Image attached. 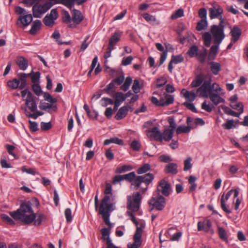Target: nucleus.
<instances>
[{
  "label": "nucleus",
  "mask_w": 248,
  "mask_h": 248,
  "mask_svg": "<svg viewBox=\"0 0 248 248\" xmlns=\"http://www.w3.org/2000/svg\"><path fill=\"white\" fill-rule=\"evenodd\" d=\"M9 214L14 219L20 220L24 224H31L36 218V214L34 213L29 201H23L19 209L10 212Z\"/></svg>",
  "instance_id": "f257e3e1"
},
{
  "label": "nucleus",
  "mask_w": 248,
  "mask_h": 248,
  "mask_svg": "<svg viewBox=\"0 0 248 248\" xmlns=\"http://www.w3.org/2000/svg\"><path fill=\"white\" fill-rule=\"evenodd\" d=\"M124 180L131 183L136 190L140 187L142 183L148 186L155 178L154 174L151 173L149 172L144 175L136 176L134 171L124 175Z\"/></svg>",
  "instance_id": "f03ea898"
},
{
  "label": "nucleus",
  "mask_w": 248,
  "mask_h": 248,
  "mask_svg": "<svg viewBox=\"0 0 248 248\" xmlns=\"http://www.w3.org/2000/svg\"><path fill=\"white\" fill-rule=\"evenodd\" d=\"M110 201V196H105L101 200L99 213L102 216V218L105 223L108 226V227H113L112 223L110 222L109 217L110 213L113 210L114 204L109 203Z\"/></svg>",
  "instance_id": "7ed1b4c3"
},
{
  "label": "nucleus",
  "mask_w": 248,
  "mask_h": 248,
  "mask_svg": "<svg viewBox=\"0 0 248 248\" xmlns=\"http://www.w3.org/2000/svg\"><path fill=\"white\" fill-rule=\"evenodd\" d=\"M226 22L221 21L218 25H213L211 26L210 32L213 37L215 44L219 45L225 37L224 29Z\"/></svg>",
  "instance_id": "20e7f679"
},
{
  "label": "nucleus",
  "mask_w": 248,
  "mask_h": 248,
  "mask_svg": "<svg viewBox=\"0 0 248 248\" xmlns=\"http://www.w3.org/2000/svg\"><path fill=\"white\" fill-rule=\"evenodd\" d=\"M212 78H208L205 80L202 85L197 90L198 92H200L201 95L204 97L208 96L209 93H214L213 92L219 93L221 90L219 85L211 83Z\"/></svg>",
  "instance_id": "39448f33"
},
{
  "label": "nucleus",
  "mask_w": 248,
  "mask_h": 248,
  "mask_svg": "<svg viewBox=\"0 0 248 248\" xmlns=\"http://www.w3.org/2000/svg\"><path fill=\"white\" fill-rule=\"evenodd\" d=\"M149 204L152 206L150 209V212L155 208L158 211H162L165 207L166 200L162 195L158 194L156 197H152L151 199Z\"/></svg>",
  "instance_id": "423d86ee"
},
{
  "label": "nucleus",
  "mask_w": 248,
  "mask_h": 248,
  "mask_svg": "<svg viewBox=\"0 0 248 248\" xmlns=\"http://www.w3.org/2000/svg\"><path fill=\"white\" fill-rule=\"evenodd\" d=\"M141 201L140 193L137 192L132 195V199L130 197L128 198L127 208L133 212H137L139 209Z\"/></svg>",
  "instance_id": "0eeeda50"
},
{
  "label": "nucleus",
  "mask_w": 248,
  "mask_h": 248,
  "mask_svg": "<svg viewBox=\"0 0 248 248\" xmlns=\"http://www.w3.org/2000/svg\"><path fill=\"white\" fill-rule=\"evenodd\" d=\"M145 228V224L141 222L140 226L136 228V232L133 236L134 243L128 244V248H139L142 243V233Z\"/></svg>",
  "instance_id": "6e6552de"
},
{
  "label": "nucleus",
  "mask_w": 248,
  "mask_h": 248,
  "mask_svg": "<svg viewBox=\"0 0 248 248\" xmlns=\"http://www.w3.org/2000/svg\"><path fill=\"white\" fill-rule=\"evenodd\" d=\"M52 6L51 2H46L43 5L35 3L32 7V15L35 18H40L42 15L46 12Z\"/></svg>",
  "instance_id": "1a4fd4ad"
},
{
  "label": "nucleus",
  "mask_w": 248,
  "mask_h": 248,
  "mask_svg": "<svg viewBox=\"0 0 248 248\" xmlns=\"http://www.w3.org/2000/svg\"><path fill=\"white\" fill-rule=\"evenodd\" d=\"M157 190L161 192L163 196L168 197L171 192V187L170 183L164 179L159 181Z\"/></svg>",
  "instance_id": "9d476101"
},
{
  "label": "nucleus",
  "mask_w": 248,
  "mask_h": 248,
  "mask_svg": "<svg viewBox=\"0 0 248 248\" xmlns=\"http://www.w3.org/2000/svg\"><path fill=\"white\" fill-rule=\"evenodd\" d=\"M223 13V9L218 5H214L209 9L210 18L211 19L218 18L219 20V22L221 21L225 22V19L222 17V15Z\"/></svg>",
  "instance_id": "9b49d317"
},
{
  "label": "nucleus",
  "mask_w": 248,
  "mask_h": 248,
  "mask_svg": "<svg viewBox=\"0 0 248 248\" xmlns=\"http://www.w3.org/2000/svg\"><path fill=\"white\" fill-rule=\"evenodd\" d=\"M27 85L26 78H13L7 81V86L13 90L23 89Z\"/></svg>",
  "instance_id": "f8f14e48"
},
{
  "label": "nucleus",
  "mask_w": 248,
  "mask_h": 248,
  "mask_svg": "<svg viewBox=\"0 0 248 248\" xmlns=\"http://www.w3.org/2000/svg\"><path fill=\"white\" fill-rule=\"evenodd\" d=\"M58 17V13L56 9H53L49 14H47L43 19L44 24L47 27H52L54 23L55 20Z\"/></svg>",
  "instance_id": "ddd939ff"
},
{
  "label": "nucleus",
  "mask_w": 248,
  "mask_h": 248,
  "mask_svg": "<svg viewBox=\"0 0 248 248\" xmlns=\"http://www.w3.org/2000/svg\"><path fill=\"white\" fill-rule=\"evenodd\" d=\"M233 191V189H231L226 193V194L225 196V197L224 194H223L221 197L220 202L221 209L223 210V211H224L225 213L227 214L231 213V211L230 210L227 208L226 204L225 203V200H228L229 199Z\"/></svg>",
  "instance_id": "4468645a"
},
{
  "label": "nucleus",
  "mask_w": 248,
  "mask_h": 248,
  "mask_svg": "<svg viewBox=\"0 0 248 248\" xmlns=\"http://www.w3.org/2000/svg\"><path fill=\"white\" fill-rule=\"evenodd\" d=\"M26 105L31 111L37 110V104L31 93H29L28 99H26Z\"/></svg>",
  "instance_id": "2eb2a0df"
},
{
  "label": "nucleus",
  "mask_w": 248,
  "mask_h": 248,
  "mask_svg": "<svg viewBox=\"0 0 248 248\" xmlns=\"http://www.w3.org/2000/svg\"><path fill=\"white\" fill-rule=\"evenodd\" d=\"M230 33L232 36V42L236 43L239 39L242 31L238 27L235 26L231 29Z\"/></svg>",
  "instance_id": "dca6fc26"
},
{
  "label": "nucleus",
  "mask_w": 248,
  "mask_h": 248,
  "mask_svg": "<svg viewBox=\"0 0 248 248\" xmlns=\"http://www.w3.org/2000/svg\"><path fill=\"white\" fill-rule=\"evenodd\" d=\"M197 226L199 231H204L205 232H208L210 231L212 223L210 220L208 219L203 222H198Z\"/></svg>",
  "instance_id": "f3484780"
},
{
  "label": "nucleus",
  "mask_w": 248,
  "mask_h": 248,
  "mask_svg": "<svg viewBox=\"0 0 248 248\" xmlns=\"http://www.w3.org/2000/svg\"><path fill=\"white\" fill-rule=\"evenodd\" d=\"M178 165L175 163H169L165 167L164 171L166 173L176 175L178 173Z\"/></svg>",
  "instance_id": "a211bd4d"
},
{
  "label": "nucleus",
  "mask_w": 248,
  "mask_h": 248,
  "mask_svg": "<svg viewBox=\"0 0 248 248\" xmlns=\"http://www.w3.org/2000/svg\"><path fill=\"white\" fill-rule=\"evenodd\" d=\"M155 46L157 49L160 51H163V53L161 55L160 58L159 63H158V66L162 64L166 59L167 56L168 51L164 50V48L161 43H157L155 44Z\"/></svg>",
  "instance_id": "6ab92c4d"
},
{
  "label": "nucleus",
  "mask_w": 248,
  "mask_h": 248,
  "mask_svg": "<svg viewBox=\"0 0 248 248\" xmlns=\"http://www.w3.org/2000/svg\"><path fill=\"white\" fill-rule=\"evenodd\" d=\"M83 20V16L80 11L78 10H74L72 14V20L76 24H80Z\"/></svg>",
  "instance_id": "aec40b11"
},
{
  "label": "nucleus",
  "mask_w": 248,
  "mask_h": 248,
  "mask_svg": "<svg viewBox=\"0 0 248 248\" xmlns=\"http://www.w3.org/2000/svg\"><path fill=\"white\" fill-rule=\"evenodd\" d=\"M150 132L152 134L150 137H153L156 140L162 141V135L157 127H153L151 130L148 131V133Z\"/></svg>",
  "instance_id": "412c9836"
},
{
  "label": "nucleus",
  "mask_w": 248,
  "mask_h": 248,
  "mask_svg": "<svg viewBox=\"0 0 248 248\" xmlns=\"http://www.w3.org/2000/svg\"><path fill=\"white\" fill-rule=\"evenodd\" d=\"M128 112V107L126 106L122 107L118 110L117 114L115 116V118L117 120H120L126 116Z\"/></svg>",
  "instance_id": "4be33fe9"
},
{
  "label": "nucleus",
  "mask_w": 248,
  "mask_h": 248,
  "mask_svg": "<svg viewBox=\"0 0 248 248\" xmlns=\"http://www.w3.org/2000/svg\"><path fill=\"white\" fill-rule=\"evenodd\" d=\"M16 62L19 68L22 70H26L28 66L27 60L22 56L17 57Z\"/></svg>",
  "instance_id": "5701e85b"
},
{
  "label": "nucleus",
  "mask_w": 248,
  "mask_h": 248,
  "mask_svg": "<svg viewBox=\"0 0 248 248\" xmlns=\"http://www.w3.org/2000/svg\"><path fill=\"white\" fill-rule=\"evenodd\" d=\"M121 34L118 32H115L109 40L108 46L114 47L116 44L120 40Z\"/></svg>",
  "instance_id": "b1692460"
},
{
  "label": "nucleus",
  "mask_w": 248,
  "mask_h": 248,
  "mask_svg": "<svg viewBox=\"0 0 248 248\" xmlns=\"http://www.w3.org/2000/svg\"><path fill=\"white\" fill-rule=\"evenodd\" d=\"M208 95L211 101L215 105H217L220 103H224L225 100L218 94L215 93H209Z\"/></svg>",
  "instance_id": "393cba45"
},
{
  "label": "nucleus",
  "mask_w": 248,
  "mask_h": 248,
  "mask_svg": "<svg viewBox=\"0 0 248 248\" xmlns=\"http://www.w3.org/2000/svg\"><path fill=\"white\" fill-rule=\"evenodd\" d=\"M105 71L109 73L113 78H124V74L121 70H115L107 67Z\"/></svg>",
  "instance_id": "a878e982"
},
{
  "label": "nucleus",
  "mask_w": 248,
  "mask_h": 248,
  "mask_svg": "<svg viewBox=\"0 0 248 248\" xmlns=\"http://www.w3.org/2000/svg\"><path fill=\"white\" fill-rule=\"evenodd\" d=\"M19 20L24 26H27L32 22V16L31 14L26 15L24 16H20Z\"/></svg>",
  "instance_id": "bb28decb"
},
{
  "label": "nucleus",
  "mask_w": 248,
  "mask_h": 248,
  "mask_svg": "<svg viewBox=\"0 0 248 248\" xmlns=\"http://www.w3.org/2000/svg\"><path fill=\"white\" fill-rule=\"evenodd\" d=\"M181 93H184L185 98L190 102H193L196 97V94L194 92L187 91L185 89H183Z\"/></svg>",
  "instance_id": "cd10ccee"
},
{
  "label": "nucleus",
  "mask_w": 248,
  "mask_h": 248,
  "mask_svg": "<svg viewBox=\"0 0 248 248\" xmlns=\"http://www.w3.org/2000/svg\"><path fill=\"white\" fill-rule=\"evenodd\" d=\"M41 25L42 23L40 20L34 21L30 30V33L32 35L35 34L37 31L40 29Z\"/></svg>",
  "instance_id": "c85d7f7f"
},
{
  "label": "nucleus",
  "mask_w": 248,
  "mask_h": 248,
  "mask_svg": "<svg viewBox=\"0 0 248 248\" xmlns=\"http://www.w3.org/2000/svg\"><path fill=\"white\" fill-rule=\"evenodd\" d=\"M111 143H115L119 145H123L124 141L123 140L119 139L117 137H113L109 139H107L104 141V144L105 145H108Z\"/></svg>",
  "instance_id": "c756f323"
},
{
  "label": "nucleus",
  "mask_w": 248,
  "mask_h": 248,
  "mask_svg": "<svg viewBox=\"0 0 248 248\" xmlns=\"http://www.w3.org/2000/svg\"><path fill=\"white\" fill-rule=\"evenodd\" d=\"M143 17L148 22L154 25H158L159 22L156 19L155 16L149 14L148 13H144L142 15Z\"/></svg>",
  "instance_id": "7c9ffc66"
},
{
  "label": "nucleus",
  "mask_w": 248,
  "mask_h": 248,
  "mask_svg": "<svg viewBox=\"0 0 248 248\" xmlns=\"http://www.w3.org/2000/svg\"><path fill=\"white\" fill-rule=\"evenodd\" d=\"M199 51V48L198 47L193 45L191 46L188 51L186 52V54L188 55L190 58H193L194 57H196L197 55H198V53Z\"/></svg>",
  "instance_id": "2f4dec72"
},
{
  "label": "nucleus",
  "mask_w": 248,
  "mask_h": 248,
  "mask_svg": "<svg viewBox=\"0 0 248 248\" xmlns=\"http://www.w3.org/2000/svg\"><path fill=\"white\" fill-rule=\"evenodd\" d=\"M219 45L215 44L212 46L210 49L208 58L210 60H214L217 54Z\"/></svg>",
  "instance_id": "473e14b6"
},
{
  "label": "nucleus",
  "mask_w": 248,
  "mask_h": 248,
  "mask_svg": "<svg viewBox=\"0 0 248 248\" xmlns=\"http://www.w3.org/2000/svg\"><path fill=\"white\" fill-rule=\"evenodd\" d=\"M41 74L39 72L34 73L32 70L30 73L26 74L20 73L18 74V78H40Z\"/></svg>",
  "instance_id": "72a5a7b5"
},
{
  "label": "nucleus",
  "mask_w": 248,
  "mask_h": 248,
  "mask_svg": "<svg viewBox=\"0 0 248 248\" xmlns=\"http://www.w3.org/2000/svg\"><path fill=\"white\" fill-rule=\"evenodd\" d=\"M193 128L191 126H178L176 130V133L177 134H180L181 133H188L191 129Z\"/></svg>",
  "instance_id": "f704fd0d"
},
{
  "label": "nucleus",
  "mask_w": 248,
  "mask_h": 248,
  "mask_svg": "<svg viewBox=\"0 0 248 248\" xmlns=\"http://www.w3.org/2000/svg\"><path fill=\"white\" fill-rule=\"evenodd\" d=\"M212 34L211 32H206L202 35V38L204 41V45L207 46H210L212 39Z\"/></svg>",
  "instance_id": "c9c22d12"
},
{
  "label": "nucleus",
  "mask_w": 248,
  "mask_h": 248,
  "mask_svg": "<svg viewBox=\"0 0 248 248\" xmlns=\"http://www.w3.org/2000/svg\"><path fill=\"white\" fill-rule=\"evenodd\" d=\"M207 19H201V20L197 23L196 30L198 31L205 30L207 28Z\"/></svg>",
  "instance_id": "e433bc0d"
},
{
  "label": "nucleus",
  "mask_w": 248,
  "mask_h": 248,
  "mask_svg": "<svg viewBox=\"0 0 248 248\" xmlns=\"http://www.w3.org/2000/svg\"><path fill=\"white\" fill-rule=\"evenodd\" d=\"M173 132L170 130V129H167L163 131L162 135V138L165 141H170L173 137Z\"/></svg>",
  "instance_id": "4c0bfd02"
},
{
  "label": "nucleus",
  "mask_w": 248,
  "mask_h": 248,
  "mask_svg": "<svg viewBox=\"0 0 248 248\" xmlns=\"http://www.w3.org/2000/svg\"><path fill=\"white\" fill-rule=\"evenodd\" d=\"M197 57L198 60L201 62L203 63L205 62L207 55V51L206 48H203L202 51L198 52Z\"/></svg>",
  "instance_id": "58836bf2"
},
{
  "label": "nucleus",
  "mask_w": 248,
  "mask_h": 248,
  "mask_svg": "<svg viewBox=\"0 0 248 248\" xmlns=\"http://www.w3.org/2000/svg\"><path fill=\"white\" fill-rule=\"evenodd\" d=\"M217 229L219 238L222 240L228 241V235L225 229L220 226Z\"/></svg>",
  "instance_id": "ea45409f"
},
{
  "label": "nucleus",
  "mask_w": 248,
  "mask_h": 248,
  "mask_svg": "<svg viewBox=\"0 0 248 248\" xmlns=\"http://www.w3.org/2000/svg\"><path fill=\"white\" fill-rule=\"evenodd\" d=\"M132 169V167L130 165H124L122 166L117 167L115 170L116 173H122L126 171H130Z\"/></svg>",
  "instance_id": "a19ab883"
},
{
  "label": "nucleus",
  "mask_w": 248,
  "mask_h": 248,
  "mask_svg": "<svg viewBox=\"0 0 248 248\" xmlns=\"http://www.w3.org/2000/svg\"><path fill=\"white\" fill-rule=\"evenodd\" d=\"M222 126L224 129L226 130H230L236 127L235 124H234V121L233 120H227L226 122L222 125Z\"/></svg>",
  "instance_id": "79ce46f5"
},
{
  "label": "nucleus",
  "mask_w": 248,
  "mask_h": 248,
  "mask_svg": "<svg viewBox=\"0 0 248 248\" xmlns=\"http://www.w3.org/2000/svg\"><path fill=\"white\" fill-rule=\"evenodd\" d=\"M150 165L149 163H145L141 167L138 168L137 170V172L139 174H141L147 172L148 171L150 170Z\"/></svg>",
  "instance_id": "37998d69"
},
{
  "label": "nucleus",
  "mask_w": 248,
  "mask_h": 248,
  "mask_svg": "<svg viewBox=\"0 0 248 248\" xmlns=\"http://www.w3.org/2000/svg\"><path fill=\"white\" fill-rule=\"evenodd\" d=\"M36 219H34L33 221V224L35 226H39L41 224L43 221H45L46 219V216L43 214H39L37 216Z\"/></svg>",
  "instance_id": "c03bdc74"
},
{
  "label": "nucleus",
  "mask_w": 248,
  "mask_h": 248,
  "mask_svg": "<svg viewBox=\"0 0 248 248\" xmlns=\"http://www.w3.org/2000/svg\"><path fill=\"white\" fill-rule=\"evenodd\" d=\"M130 148L135 151H139L141 147V143L140 142L136 140H133L130 145Z\"/></svg>",
  "instance_id": "a18cd8bd"
},
{
  "label": "nucleus",
  "mask_w": 248,
  "mask_h": 248,
  "mask_svg": "<svg viewBox=\"0 0 248 248\" xmlns=\"http://www.w3.org/2000/svg\"><path fill=\"white\" fill-rule=\"evenodd\" d=\"M1 218L3 221L6 222L8 225H15L16 224L14 220L5 214H2L1 215Z\"/></svg>",
  "instance_id": "49530a36"
},
{
  "label": "nucleus",
  "mask_w": 248,
  "mask_h": 248,
  "mask_svg": "<svg viewBox=\"0 0 248 248\" xmlns=\"http://www.w3.org/2000/svg\"><path fill=\"white\" fill-rule=\"evenodd\" d=\"M142 87V85L140 84L139 81L136 79L134 80V83L132 86L133 91L135 93H138L140 92V89Z\"/></svg>",
  "instance_id": "de8ad7c7"
},
{
  "label": "nucleus",
  "mask_w": 248,
  "mask_h": 248,
  "mask_svg": "<svg viewBox=\"0 0 248 248\" xmlns=\"http://www.w3.org/2000/svg\"><path fill=\"white\" fill-rule=\"evenodd\" d=\"M101 105L102 107H106L108 105H113L114 101L112 99L108 97H103L100 100Z\"/></svg>",
  "instance_id": "09e8293b"
},
{
  "label": "nucleus",
  "mask_w": 248,
  "mask_h": 248,
  "mask_svg": "<svg viewBox=\"0 0 248 248\" xmlns=\"http://www.w3.org/2000/svg\"><path fill=\"white\" fill-rule=\"evenodd\" d=\"M111 229L112 228H111V227H110L102 228L100 232L102 234V239L103 240L109 236Z\"/></svg>",
  "instance_id": "8fccbe9b"
},
{
  "label": "nucleus",
  "mask_w": 248,
  "mask_h": 248,
  "mask_svg": "<svg viewBox=\"0 0 248 248\" xmlns=\"http://www.w3.org/2000/svg\"><path fill=\"white\" fill-rule=\"evenodd\" d=\"M40 126L42 131H46L50 130L52 128V125L51 122L47 123L42 122L40 124Z\"/></svg>",
  "instance_id": "3c124183"
},
{
  "label": "nucleus",
  "mask_w": 248,
  "mask_h": 248,
  "mask_svg": "<svg viewBox=\"0 0 248 248\" xmlns=\"http://www.w3.org/2000/svg\"><path fill=\"white\" fill-rule=\"evenodd\" d=\"M39 107L40 109L47 111L48 112H50L49 109L52 108H54V111H56L57 109V107L56 106H53L52 104H49L47 103H45L44 105H40Z\"/></svg>",
  "instance_id": "603ef678"
},
{
  "label": "nucleus",
  "mask_w": 248,
  "mask_h": 248,
  "mask_svg": "<svg viewBox=\"0 0 248 248\" xmlns=\"http://www.w3.org/2000/svg\"><path fill=\"white\" fill-rule=\"evenodd\" d=\"M62 21L64 23H69L71 22L72 19L70 17V16L69 14V13L67 11H63L62 12Z\"/></svg>",
  "instance_id": "864d4df0"
},
{
  "label": "nucleus",
  "mask_w": 248,
  "mask_h": 248,
  "mask_svg": "<svg viewBox=\"0 0 248 248\" xmlns=\"http://www.w3.org/2000/svg\"><path fill=\"white\" fill-rule=\"evenodd\" d=\"M205 78H195L191 83L192 87H198L202 86Z\"/></svg>",
  "instance_id": "5fc2aeb1"
},
{
  "label": "nucleus",
  "mask_w": 248,
  "mask_h": 248,
  "mask_svg": "<svg viewBox=\"0 0 248 248\" xmlns=\"http://www.w3.org/2000/svg\"><path fill=\"white\" fill-rule=\"evenodd\" d=\"M124 83L121 86V89L124 92L127 91L132 81V78H125Z\"/></svg>",
  "instance_id": "6e6d98bb"
},
{
  "label": "nucleus",
  "mask_w": 248,
  "mask_h": 248,
  "mask_svg": "<svg viewBox=\"0 0 248 248\" xmlns=\"http://www.w3.org/2000/svg\"><path fill=\"white\" fill-rule=\"evenodd\" d=\"M170 61L174 64H178L184 61V58L181 55H173L171 57Z\"/></svg>",
  "instance_id": "4d7b16f0"
},
{
  "label": "nucleus",
  "mask_w": 248,
  "mask_h": 248,
  "mask_svg": "<svg viewBox=\"0 0 248 248\" xmlns=\"http://www.w3.org/2000/svg\"><path fill=\"white\" fill-rule=\"evenodd\" d=\"M5 147L9 155L14 156L16 159H18L19 158V157L13 152V150L15 149V147L14 145L7 144H6Z\"/></svg>",
  "instance_id": "13d9d810"
},
{
  "label": "nucleus",
  "mask_w": 248,
  "mask_h": 248,
  "mask_svg": "<svg viewBox=\"0 0 248 248\" xmlns=\"http://www.w3.org/2000/svg\"><path fill=\"white\" fill-rule=\"evenodd\" d=\"M115 82L112 81V82H110L107 87L104 89V91L108 94H110V92L112 91L114 92L115 89Z\"/></svg>",
  "instance_id": "bf43d9fd"
},
{
  "label": "nucleus",
  "mask_w": 248,
  "mask_h": 248,
  "mask_svg": "<svg viewBox=\"0 0 248 248\" xmlns=\"http://www.w3.org/2000/svg\"><path fill=\"white\" fill-rule=\"evenodd\" d=\"M183 105L186 107L187 109L190 110L193 112L197 113L198 111L193 103L192 102H185L183 104Z\"/></svg>",
  "instance_id": "052dcab7"
},
{
  "label": "nucleus",
  "mask_w": 248,
  "mask_h": 248,
  "mask_svg": "<svg viewBox=\"0 0 248 248\" xmlns=\"http://www.w3.org/2000/svg\"><path fill=\"white\" fill-rule=\"evenodd\" d=\"M211 69L213 74L217 75L220 70V65L218 63L213 62L211 65Z\"/></svg>",
  "instance_id": "680f3d73"
},
{
  "label": "nucleus",
  "mask_w": 248,
  "mask_h": 248,
  "mask_svg": "<svg viewBox=\"0 0 248 248\" xmlns=\"http://www.w3.org/2000/svg\"><path fill=\"white\" fill-rule=\"evenodd\" d=\"M44 97L46 101L51 104L55 103L57 102V99L53 97L52 96L48 93H45L44 94Z\"/></svg>",
  "instance_id": "e2e57ef3"
},
{
  "label": "nucleus",
  "mask_w": 248,
  "mask_h": 248,
  "mask_svg": "<svg viewBox=\"0 0 248 248\" xmlns=\"http://www.w3.org/2000/svg\"><path fill=\"white\" fill-rule=\"evenodd\" d=\"M76 0H62V5L71 9L74 6Z\"/></svg>",
  "instance_id": "0e129e2a"
},
{
  "label": "nucleus",
  "mask_w": 248,
  "mask_h": 248,
  "mask_svg": "<svg viewBox=\"0 0 248 248\" xmlns=\"http://www.w3.org/2000/svg\"><path fill=\"white\" fill-rule=\"evenodd\" d=\"M29 123L30 124L29 128L31 131L34 132L39 130L38 124L36 122L29 120Z\"/></svg>",
  "instance_id": "69168bd1"
},
{
  "label": "nucleus",
  "mask_w": 248,
  "mask_h": 248,
  "mask_svg": "<svg viewBox=\"0 0 248 248\" xmlns=\"http://www.w3.org/2000/svg\"><path fill=\"white\" fill-rule=\"evenodd\" d=\"M184 16V10L182 8H180L175 13L171 15V18L172 19H176L177 18H179L182 17Z\"/></svg>",
  "instance_id": "338daca9"
},
{
  "label": "nucleus",
  "mask_w": 248,
  "mask_h": 248,
  "mask_svg": "<svg viewBox=\"0 0 248 248\" xmlns=\"http://www.w3.org/2000/svg\"><path fill=\"white\" fill-rule=\"evenodd\" d=\"M191 157L187 158L184 161V171H187L190 170L192 167V164L191 163Z\"/></svg>",
  "instance_id": "774afa93"
}]
</instances>
